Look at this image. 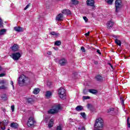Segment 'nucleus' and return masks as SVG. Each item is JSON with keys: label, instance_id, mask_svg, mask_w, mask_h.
Segmentation results:
<instances>
[{"label": "nucleus", "instance_id": "09e8293b", "mask_svg": "<svg viewBox=\"0 0 130 130\" xmlns=\"http://www.w3.org/2000/svg\"><path fill=\"white\" fill-rule=\"evenodd\" d=\"M85 36H89L90 35V31H88L87 33L85 34Z\"/></svg>", "mask_w": 130, "mask_h": 130}, {"label": "nucleus", "instance_id": "393cba45", "mask_svg": "<svg viewBox=\"0 0 130 130\" xmlns=\"http://www.w3.org/2000/svg\"><path fill=\"white\" fill-rule=\"evenodd\" d=\"M8 122H7V120H4L3 122H0V124H2L4 126H6V125H8Z\"/></svg>", "mask_w": 130, "mask_h": 130}, {"label": "nucleus", "instance_id": "6ab92c4d", "mask_svg": "<svg viewBox=\"0 0 130 130\" xmlns=\"http://www.w3.org/2000/svg\"><path fill=\"white\" fill-rule=\"evenodd\" d=\"M10 126H11V127H12L13 128H18L19 125H18V123H12L11 124Z\"/></svg>", "mask_w": 130, "mask_h": 130}, {"label": "nucleus", "instance_id": "39448f33", "mask_svg": "<svg viewBox=\"0 0 130 130\" xmlns=\"http://www.w3.org/2000/svg\"><path fill=\"white\" fill-rule=\"evenodd\" d=\"M61 107L60 105H57L53 109H51L50 110L48 111V113L49 114H54L55 113H57L58 111L60 110Z\"/></svg>", "mask_w": 130, "mask_h": 130}, {"label": "nucleus", "instance_id": "c756f323", "mask_svg": "<svg viewBox=\"0 0 130 130\" xmlns=\"http://www.w3.org/2000/svg\"><path fill=\"white\" fill-rule=\"evenodd\" d=\"M90 96H83L82 97V99L83 100V101H85V100H88L89 99H90Z\"/></svg>", "mask_w": 130, "mask_h": 130}, {"label": "nucleus", "instance_id": "20e7f679", "mask_svg": "<svg viewBox=\"0 0 130 130\" xmlns=\"http://www.w3.org/2000/svg\"><path fill=\"white\" fill-rule=\"evenodd\" d=\"M58 95L61 99H64L66 98V89L63 88H60L58 90Z\"/></svg>", "mask_w": 130, "mask_h": 130}, {"label": "nucleus", "instance_id": "f704fd0d", "mask_svg": "<svg viewBox=\"0 0 130 130\" xmlns=\"http://www.w3.org/2000/svg\"><path fill=\"white\" fill-rule=\"evenodd\" d=\"M107 3V4H108V5H112V3H113V0H108Z\"/></svg>", "mask_w": 130, "mask_h": 130}, {"label": "nucleus", "instance_id": "4d7b16f0", "mask_svg": "<svg viewBox=\"0 0 130 130\" xmlns=\"http://www.w3.org/2000/svg\"><path fill=\"white\" fill-rule=\"evenodd\" d=\"M3 111H4V112H6V109H3Z\"/></svg>", "mask_w": 130, "mask_h": 130}, {"label": "nucleus", "instance_id": "9b49d317", "mask_svg": "<svg viewBox=\"0 0 130 130\" xmlns=\"http://www.w3.org/2000/svg\"><path fill=\"white\" fill-rule=\"evenodd\" d=\"M59 63L60 66H66V64L68 63V60L64 58H63L59 61Z\"/></svg>", "mask_w": 130, "mask_h": 130}, {"label": "nucleus", "instance_id": "ddd939ff", "mask_svg": "<svg viewBox=\"0 0 130 130\" xmlns=\"http://www.w3.org/2000/svg\"><path fill=\"white\" fill-rule=\"evenodd\" d=\"M56 21H62L63 20V15L61 14H58L56 17Z\"/></svg>", "mask_w": 130, "mask_h": 130}, {"label": "nucleus", "instance_id": "1a4fd4ad", "mask_svg": "<svg viewBox=\"0 0 130 130\" xmlns=\"http://www.w3.org/2000/svg\"><path fill=\"white\" fill-rule=\"evenodd\" d=\"M14 30L16 32H24V28L21 26H15Z\"/></svg>", "mask_w": 130, "mask_h": 130}, {"label": "nucleus", "instance_id": "cd10ccee", "mask_svg": "<svg viewBox=\"0 0 130 130\" xmlns=\"http://www.w3.org/2000/svg\"><path fill=\"white\" fill-rule=\"evenodd\" d=\"M0 28H4V22L3 19L0 17Z\"/></svg>", "mask_w": 130, "mask_h": 130}, {"label": "nucleus", "instance_id": "6e6d98bb", "mask_svg": "<svg viewBox=\"0 0 130 130\" xmlns=\"http://www.w3.org/2000/svg\"><path fill=\"white\" fill-rule=\"evenodd\" d=\"M54 48V49H55V50H58V48H56V49H55V48Z\"/></svg>", "mask_w": 130, "mask_h": 130}, {"label": "nucleus", "instance_id": "f3484780", "mask_svg": "<svg viewBox=\"0 0 130 130\" xmlns=\"http://www.w3.org/2000/svg\"><path fill=\"white\" fill-rule=\"evenodd\" d=\"M95 80L99 82H102V81H103V77L101 75H97L95 76Z\"/></svg>", "mask_w": 130, "mask_h": 130}, {"label": "nucleus", "instance_id": "c85d7f7f", "mask_svg": "<svg viewBox=\"0 0 130 130\" xmlns=\"http://www.w3.org/2000/svg\"><path fill=\"white\" fill-rule=\"evenodd\" d=\"M61 44V42L60 41H57L55 42L54 45H56L57 46H59Z\"/></svg>", "mask_w": 130, "mask_h": 130}, {"label": "nucleus", "instance_id": "79ce46f5", "mask_svg": "<svg viewBox=\"0 0 130 130\" xmlns=\"http://www.w3.org/2000/svg\"><path fill=\"white\" fill-rule=\"evenodd\" d=\"M10 84H11V85H12L13 88L14 89L15 86H14V82H13V81H11Z\"/></svg>", "mask_w": 130, "mask_h": 130}, {"label": "nucleus", "instance_id": "a18cd8bd", "mask_svg": "<svg viewBox=\"0 0 130 130\" xmlns=\"http://www.w3.org/2000/svg\"><path fill=\"white\" fill-rule=\"evenodd\" d=\"M1 128L2 130H5L6 129V126H4V127L2 126V125H1Z\"/></svg>", "mask_w": 130, "mask_h": 130}, {"label": "nucleus", "instance_id": "7ed1b4c3", "mask_svg": "<svg viewBox=\"0 0 130 130\" xmlns=\"http://www.w3.org/2000/svg\"><path fill=\"white\" fill-rule=\"evenodd\" d=\"M115 12L118 13L121 8H122V2L121 0H116L115 3Z\"/></svg>", "mask_w": 130, "mask_h": 130}, {"label": "nucleus", "instance_id": "ea45409f", "mask_svg": "<svg viewBox=\"0 0 130 130\" xmlns=\"http://www.w3.org/2000/svg\"><path fill=\"white\" fill-rule=\"evenodd\" d=\"M83 94H84V95H87V94H88V91H87L86 89H84L83 90Z\"/></svg>", "mask_w": 130, "mask_h": 130}, {"label": "nucleus", "instance_id": "c9c22d12", "mask_svg": "<svg viewBox=\"0 0 130 130\" xmlns=\"http://www.w3.org/2000/svg\"><path fill=\"white\" fill-rule=\"evenodd\" d=\"M52 84V83H51V82L50 81H47V85L48 87H50V86H51V85Z\"/></svg>", "mask_w": 130, "mask_h": 130}, {"label": "nucleus", "instance_id": "4be33fe9", "mask_svg": "<svg viewBox=\"0 0 130 130\" xmlns=\"http://www.w3.org/2000/svg\"><path fill=\"white\" fill-rule=\"evenodd\" d=\"M39 92H40V89H39V88H36L34 90L33 93L34 94L37 95V94H38Z\"/></svg>", "mask_w": 130, "mask_h": 130}, {"label": "nucleus", "instance_id": "603ef678", "mask_svg": "<svg viewBox=\"0 0 130 130\" xmlns=\"http://www.w3.org/2000/svg\"><path fill=\"white\" fill-rule=\"evenodd\" d=\"M96 52H98V53L99 54H101V52H100V50H97Z\"/></svg>", "mask_w": 130, "mask_h": 130}, {"label": "nucleus", "instance_id": "9d476101", "mask_svg": "<svg viewBox=\"0 0 130 130\" xmlns=\"http://www.w3.org/2000/svg\"><path fill=\"white\" fill-rule=\"evenodd\" d=\"M114 25V22L113 21L111 20L108 21L107 24L108 29H111V28L113 27Z\"/></svg>", "mask_w": 130, "mask_h": 130}, {"label": "nucleus", "instance_id": "3c124183", "mask_svg": "<svg viewBox=\"0 0 130 130\" xmlns=\"http://www.w3.org/2000/svg\"><path fill=\"white\" fill-rule=\"evenodd\" d=\"M114 109H110L108 111V113L110 112V111H113Z\"/></svg>", "mask_w": 130, "mask_h": 130}, {"label": "nucleus", "instance_id": "473e14b6", "mask_svg": "<svg viewBox=\"0 0 130 130\" xmlns=\"http://www.w3.org/2000/svg\"><path fill=\"white\" fill-rule=\"evenodd\" d=\"M77 130H85V127H84V126L80 125L78 127Z\"/></svg>", "mask_w": 130, "mask_h": 130}, {"label": "nucleus", "instance_id": "f8f14e48", "mask_svg": "<svg viewBox=\"0 0 130 130\" xmlns=\"http://www.w3.org/2000/svg\"><path fill=\"white\" fill-rule=\"evenodd\" d=\"M94 0H87L86 1V4L88 6H90V7H93V8H95V6H94Z\"/></svg>", "mask_w": 130, "mask_h": 130}, {"label": "nucleus", "instance_id": "bf43d9fd", "mask_svg": "<svg viewBox=\"0 0 130 130\" xmlns=\"http://www.w3.org/2000/svg\"><path fill=\"white\" fill-rule=\"evenodd\" d=\"M94 130H101V129H94Z\"/></svg>", "mask_w": 130, "mask_h": 130}, {"label": "nucleus", "instance_id": "7c9ffc66", "mask_svg": "<svg viewBox=\"0 0 130 130\" xmlns=\"http://www.w3.org/2000/svg\"><path fill=\"white\" fill-rule=\"evenodd\" d=\"M80 115L82 116V117H83V118H84V119L86 118V113H85V112L81 113Z\"/></svg>", "mask_w": 130, "mask_h": 130}, {"label": "nucleus", "instance_id": "dca6fc26", "mask_svg": "<svg viewBox=\"0 0 130 130\" xmlns=\"http://www.w3.org/2000/svg\"><path fill=\"white\" fill-rule=\"evenodd\" d=\"M61 13L64 15H71V11L70 10L64 9L62 10Z\"/></svg>", "mask_w": 130, "mask_h": 130}, {"label": "nucleus", "instance_id": "13d9d810", "mask_svg": "<svg viewBox=\"0 0 130 130\" xmlns=\"http://www.w3.org/2000/svg\"><path fill=\"white\" fill-rule=\"evenodd\" d=\"M2 71V67H0V71Z\"/></svg>", "mask_w": 130, "mask_h": 130}, {"label": "nucleus", "instance_id": "37998d69", "mask_svg": "<svg viewBox=\"0 0 130 130\" xmlns=\"http://www.w3.org/2000/svg\"><path fill=\"white\" fill-rule=\"evenodd\" d=\"M93 62L94 64H98V61H96L95 60H93Z\"/></svg>", "mask_w": 130, "mask_h": 130}, {"label": "nucleus", "instance_id": "2f4dec72", "mask_svg": "<svg viewBox=\"0 0 130 130\" xmlns=\"http://www.w3.org/2000/svg\"><path fill=\"white\" fill-rule=\"evenodd\" d=\"M72 3L73 5H78L79 4V2L77 1V0H72Z\"/></svg>", "mask_w": 130, "mask_h": 130}, {"label": "nucleus", "instance_id": "4468645a", "mask_svg": "<svg viewBox=\"0 0 130 130\" xmlns=\"http://www.w3.org/2000/svg\"><path fill=\"white\" fill-rule=\"evenodd\" d=\"M12 51H17L19 49V46L17 44H14L12 47H11Z\"/></svg>", "mask_w": 130, "mask_h": 130}, {"label": "nucleus", "instance_id": "5701e85b", "mask_svg": "<svg viewBox=\"0 0 130 130\" xmlns=\"http://www.w3.org/2000/svg\"><path fill=\"white\" fill-rule=\"evenodd\" d=\"M7 32V30L5 28H3L1 30H0V35H4V34H6V32Z\"/></svg>", "mask_w": 130, "mask_h": 130}, {"label": "nucleus", "instance_id": "423d86ee", "mask_svg": "<svg viewBox=\"0 0 130 130\" xmlns=\"http://www.w3.org/2000/svg\"><path fill=\"white\" fill-rule=\"evenodd\" d=\"M10 56L14 59V60H18L19 58L21 57V55L20 53L16 52L12 53Z\"/></svg>", "mask_w": 130, "mask_h": 130}, {"label": "nucleus", "instance_id": "a211bd4d", "mask_svg": "<svg viewBox=\"0 0 130 130\" xmlns=\"http://www.w3.org/2000/svg\"><path fill=\"white\" fill-rule=\"evenodd\" d=\"M52 95V93L51 92V91H47L46 92L45 96H46V98H50V97H51Z\"/></svg>", "mask_w": 130, "mask_h": 130}, {"label": "nucleus", "instance_id": "bb28decb", "mask_svg": "<svg viewBox=\"0 0 130 130\" xmlns=\"http://www.w3.org/2000/svg\"><path fill=\"white\" fill-rule=\"evenodd\" d=\"M27 103H29L30 104H32L34 102V100L32 98H28L27 100Z\"/></svg>", "mask_w": 130, "mask_h": 130}, {"label": "nucleus", "instance_id": "2eb2a0df", "mask_svg": "<svg viewBox=\"0 0 130 130\" xmlns=\"http://www.w3.org/2000/svg\"><path fill=\"white\" fill-rule=\"evenodd\" d=\"M53 121H54L53 118H51L48 125L49 128H51V127H52V126H53Z\"/></svg>", "mask_w": 130, "mask_h": 130}, {"label": "nucleus", "instance_id": "c03bdc74", "mask_svg": "<svg viewBox=\"0 0 130 130\" xmlns=\"http://www.w3.org/2000/svg\"><path fill=\"white\" fill-rule=\"evenodd\" d=\"M29 7H30V5L28 4L24 8V10L26 11V10H27Z\"/></svg>", "mask_w": 130, "mask_h": 130}, {"label": "nucleus", "instance_id": "aec40b11", "mask_svg": "<svg viewBox=\"0 0 130 130\" xmlns=\"http://www.w3.org/2000/svg\"><path fill=\"white\" fill-rule=\"evenodd\" d=\"M88 92L91 93V94H94V95L98 93V91L96 89H89Z\"/></svg>", "mask_w": 130, "mask_h": 130}, {"label": "nucleus", "instance_id": "0eeeda50", "mask_svg": "<svg viewBox=\"0 0 130 130\" xmlns=\"http://www.w3.org/2000/svg\"><path fill=\"white\" fill-rule=\"evenodd\" d=\"M35 120H34V118L30 117L28 120L27 125L28 126H34V124H35Z\"/></svg>", "mask_w": 130, "mask_h": 130}, {"label": "nucleus", "instance_id": "49530a36", "mask_svg": "<svg viewBox=\"0 0 130 130\" xmlns=\"http://www.w3.org/2000/svg\"><path fill=\"white\" fill-rule=\"evenodd\" d=\"M47 54H48L49 55H51L52 52L51 51H48V52H47Z\"/></svg>", "mask_w": 130, "mask_h": 130}, {"label": "nucleus", "instance_id": "4c0bfd02", "mask_svg": "<svg viewBox=\"0 0 130 130\" xmlns=\"http://www.w3.org/2000/svg\"><path fill=\"white\" fill-rule=\"evenodd\" d=\"M11 110H12V112H14V111L15 110V106L14 105L11 106Z\"/></svg>", "mask_w": 130, "mask_h": 130}, {"label": "nucleus", "instance_id": "8fccbe9b", "mask_svg": "<svg viewBox=\"0 0 130 130\" xmlns=\"http://www.w3.org/2000/svg\"><path fill=\"white\" fill-rule=\"evenodd\" d=\"M5 75L4 73L0 74V77H5Z\"/></svg>", "mask_w": 130, "mask_h": 130}, {"label": "nucleus", "instance_id": "b1692460", "mask_svg": "<svg viewBox=\"0 0 130 130\" xmlns=\"http://www.w3.org/2000/svg\"><path fill=\"white\" fill-rule=\"evenodd\" d=\"M76 111H81V110H83V106H78L76 108Z\"/></svg>", "mask_w": 130, "mask_h": 130}, {"label": "nucleus", "instance_id": "f257e3e1", "mask_svg": "<svg viewBox=\"0 0 130 130\" xmlns=\"http://www.w3.org/2000/svg\"><path fill=\"white\" fill-rule=\"evenodd\" d=\"M102 128H103V119L101 118H99L96 120L94 129L101 130Z\"/></svg>", "mask_w": 130, "mask_h": 130}, {"label": "nucleus", "instance_id": "a878e982", "mask_svg": "<svg viewBox=\"0 0 130 130\" xmlns=\"http://www.w3.org/2000/svg\"><path fill=\"white\" fill-rule=\"evenodd\" d=\"M50 35H52L53 36L57 37L59 35V33H57L55 31H52L50 32Z\"/></svg>", "mask_w": 130, "mask_h": 130}, {"label": "nucleus", "instance_id": "a19ab883", "mask_svg": "<svg viewBox=\"0 0 130 130\" xmlns=\"http://www.w3.org/2000/svg\"><path fill=\"white\" fill-rule=\"evenodd\" d=\"M83 18V20H84L85 22H88V18H87V17L84 16Z\"/></svg>", "mask_w": 130, "mask_h": 130}, {"label": "nucleus", "instance_id": "052dcab7", "mask_svg": "<svg viewBox=\"0 0 130 130\" xmlns=\"http://www.w3.org/2000/svg\"><path fill=\"white\" fill-rule=\"evenodd\" d=\"M7 130H10V129H8Z\"/></svg>", "mask_w": 130, "mask_h": 130}, {"label": "nucleus", "instance_id": "f03ea898", "mask_svg": "<svg viewBox=\"0 0 130 130\" xmlns=\"http://www.w3.org/2000/svg\"><path fill=\"white\" fill-rule=\"evenodd\" d=\"M28 81V78L24 76V75H22L19 77V80H18V84L19 86L21 87L24 86V84L26 83Z\"/></svg>", "mask_w": 130, "mask_h": 130}, {"label": "nucleus", "instance_id": "6e6552de", "mask_svg": "<svg viewBox=\"0 0 130 130\" xmlns=\"http://www.w3.org/2000/svg\"><path fill=\"white\" fill-rule=\"evenodd\" d=\"M5 84H6V81L4 80H0V89H2L3 90L8 89V86L5 85Z\"/></svg>", "mask_w": 130, "mask_h": 130}, {"label": "nucleus", "instance_id": "e433bc0d", "mask_svg": "<svg viewBox=\"0 0 130 130\" xmlns=\"http://www.w3.org/2000/svg\"><path fill=\"white\" fill-rule=\"evenodd\" d=\"M120 100L121 102V104L123 105V104H124V100H123V98H120Z\"/></svg>", "mask_w": 130, "mask_h": 130}, {"label": "nucleus", "instance_id": "de8ad7c7", "mask_svg": "<svg viewBox=\"0 0 130 130\" xmlns=\"http://www.w3.org/2000/svg\"><path fill=\"white\" fill-rule=\"evenodd\" d=\"M57 130H62L61 129V127L60 126H58L57 127Z\"/></svg>", "mask_w": 130, "mask_h": 130}, {"label": "nucleus", "instance_id": "412c9836", "mask_svg": "<svg viewBox=\"0 0 130 130\" xmlns=\"http://www.w3.org/2000/svg\"><path fill=\"white\" fill-rule=\"evenodd\" d=\"M115 42L116 44H117V45H119V46H121V41H120V40L116 39L115 40Z\"/></svg>", "mask_w": 130, "mask_h": 130}, {"label": "nucleus", "instance_id": "72a5a7b5", "mask_svg": "<svg viewBox=\"0 0 130 130\" xmlns=\"http://www.w3.org/2000/svg\"><path fill=\"white\" fill-rule=\"evenodd\" d=\"M127 125L128 127H130L129 117L127 118Z\"/></svg>", "mask_w": 130, "mask_h": 130}, {"label": "nucleus", "instance_id": "5fc2aeb1", "mask_svg": "<svg viewBox=\"0 0 130 130\" xmlns=\"http://www.w3.org/2000/svg\"><path fill=\"white\" fill-rule=\"evenodd\" d=\"M2 98H3V99H5V100H7V97H3L2 96Z\"/></svg>", "mask_w": 130, "mask_h": 130}, {"label": "nucleus", "instance_id": "58836bf2", "mask_svg": "<svg viewBox=\"0 0 130 130\" xmlns=\"http://www.w3.org/2000/svg\"><path fill=\"white\" fill-rule=\"evenodd\" d=\"M81 50L82 52H86V50H85V47H81Z\"/></svg>", "mask_w": 130, "mask_h": 130}, {"label": "nucleus", "instance_id": "864d4df0", "mask_svg": "<svg viewBox=\"0 0 130 130\" xmlns=\"http://www.w3.org/2000/svg\"><path fill=\"white\" fill-rule=\"evenodd\" d=\"M109 66H110V67L112 68V69H113V67L112 66V65H111V64L110 63H109Z\"/></svg>", "mask_w": 130, "mask_h": 130}]
</instances>
